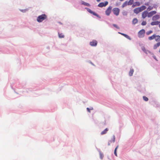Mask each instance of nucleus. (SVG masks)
Instances as JSON below:
<instances>
[{
    "label": "nucleus",
    "instance_id": "obj_28",
    "mask_svg": "<svg viewBox=\"0 0 160 160\" xmlns=\"http://www.w3.org/2000/svg\"><path fill=\"white\" fill-rule=\"evenodd\" d=\"M87 109L88 112H90V110H93V108H87Z\"/></svg>",
    "mask_w": 160,
    "mask_h": 160
},
{
    "label": "nucleus",
    "instance_id": "obj_1",
    "mask_svg": "<svg viewBox=\"0 0 160 160\" xmlns=\"http://www.w3.org/2000/svg\"><path fill=\"white\" fill-rule=\"evenodd\" d=\"M148 39L150 40L154 39L156 42H158L160 41V36L154 34L152 36L149 37Z\"/></svg>",
    "mask_w": 160,
    "mask_h": 160
},
{
    "label": "nucleus",
    "instance_id": "obj_3",
    "mask_svg": "<svg viewBox=\"0 0 160 160\" xmlns=\"http://www.w3.org/2000/svg\"><path fill=\"white\" fill-rule=\"evenodd\" d=\"M112 11L114 15L118 16L119 14L120 10V9L118 8H114L112 9Z\"/></svg>",
    "mask_w": 160,
    "mask_h": 160
},
{
    "label": "nucleus",
    "instance_id": "obj_20",
    "mask_svg": "<svg viewBox=\"0 0 160 160\" xmlns=\"http://www.w3.org/2000/svg\"><path fill=\"white\" fill-rule=\"evenodd\" d=\"M140 5V2H137L134 3L133 6H139Z\"/></svg>",
    "mask_w": 160,
    "mask_h": 160
},
{
    "label": "nucleus",
    "instance_id": "obj_23",
    "mask_svg": "<svg viewBox=\"0 0 160 160\" xmlns=\"http://www.w3.org/2000/svg\"><path fill=\"white\" fill-rule=\"evenodd\" d=\"M127 5H128V2L126 1L122 4V8H123L127 6Z\"/></svg>",
    "mask_w": 160,
    "mask_h": 160
},
{
    "label": "nucleus",
    "instance_id": "obj_10",
    "mask_svg": "<svg viewBox=\"0 0 160 160\" xmlns=\"http://www.w3.org/2000/svg\"><path fill=\"white\" fill-rule=\"evenodd\" d=\"M148 12L147 11H144L142 14V17L143 18H145L148 16Z\"/></svg>",
    "mask_w": 160,
    "mask_h": 160
},
{
    "label": "nucleus",
    "instance_id": "obj_26",
    "mask_svg": "<svg viewBox=\"0 0 160 160\" xmlns=\"http://www.w3.org/2000/svg\"><path fill=\"white\" fill-rule=\"evenodd\" d=\"M118 146H117V147L114 150V153L115 155L116 156H117L116 151H117V149L118 148Z\"/></svg>",
    "mask_w": 160,
    "mask_h": 160
},
{
    "label": "nucleus",
    "instance_id": "obj_22",
    "mask_svg": "<svg viewBox=\"0 0 160 160\" xmlns=\"http://www.w3.org/2000/svg\"><path fill=\"white\" fill-rule=\"evenodd\" d=\"M82 4L88 7H90V5L89 3L85 2H82Z\"/></svg>",
    "mask_w": 160,
    "mask_h": 160
},
{
    "label": "nucleus",
    "instance_id": "obj_35",
    "mask_svg": "<svg viewBox=\"0 0 160 160\" xmlns=\"http://www.w3.org/2000/svg\"><path fill=\"white\" fill-rule=\"evenodd\" d=\"M97 2H99L101 0H96Z\"/></svg>",
    "mask_w": 160,
    "mask_h": 160
},
{
    "label": "nucleus",
    "instance_id": "obj_31",
    "mask_svg": "<svg viewBox=\"0 0 160 160\" xmlns=\"http://www.w3.org/2000/svg\"><path fill=\"white\" fill-rule=\"evenodd\" d=\"M146 24V22L145 21H143L142 22L141 24L143 26H144Z\"/></svg>",
    "mask_w": 160,
    "mask_h": 160
},
{
    "label": "nucleus",
    "instance_id": "obj_16",
    "mask_svg": "<svg viewBox=\"0 0 160 160\" xmlns=\"http://www.w3.org/2000/svg\"><path fill=\"white\" fill-rule=\"evenodd\" d=\"M138 22V20L136 18H134L132 21V23L133 24L137 23Z\"/></svg>",
    "mask_w": 160,
    "mask_h": 160
},
{
    "label": "nucleus",
    "instance_id": "obj_4",
    "mask_svg": "<svg viewBox=\"0 0 160 160\" xmlns=\"http://www.w3.org/2000/svg\"><path fill=\"white\" fill-rule=\"evenodd\" d=\"M145 33V30L142 29L140 30L138 32V35L139 38H142L144 37Z\"/></svg>",
    "mask_w": 160,
    "mask_h": 160
},
{
    "label": "nucleus",
    "instance_id": "obj_17",
    "mask_svg": "<svg viewBox=\"0 0 160 160\" xmlns=\"http://www.w3.org/2000/svg\"><path fill=\"white\" fill-rule=\"evenodd\" d=\"M134 72V70L133 69H131L129 72V74L130 76H132Z\"/></svg>",
    "mask_w": 160,
    "mask_h": 160
},
{
    "label": "nucleus",
    "instance_id": "obj_12",
    "mask_svg": "<svg viewBox=\"0 0 160 160\" xmlns=\"http://www.w3.org/2000/svg\"><path fill=\"white\" fill-rule=\"evenodd\" d=\"M160 46V42H158L156 44L154 45L153 48L154 49H156L158 47Z\"/></svg>",
    "mask_w": 160,
    "mask_h": 160
},
{
    "label": "nucleus",
    "instance_id": "obj_34",
    "mask_svg": "<svg viewBox=\"0 0 160 160\" xmlns=\"http://www.w3.org/2000/svg\"><path fill=\"white\" fill-rule=\"evenodd\" d=\"M100 158L101 159H102L103 158V155H102V154H100Z\"/></svg>",
    "mask_w": 160,
    "mask_h": 160
},
{
    "label": "nucleus",
    "instance_id": "obj_29",
    "mask_svg": "<svg viewBox=\"0 0 160 160\" xmlns=\"http://www.w3.org/2000/svg\"><path fill=\"white\" fill-rule=\"evenodd\" d=\"M143 98L144 100H145L146 101H148V98L147 97H146V96H143Z\"/></svg>",
    "mask_w": 160,
    "mask_h": 160
},
{
    "label": "nucleus",
    "instance_id": "obj_25",
    "mask_svg": "<svg viewBox=\"0 0 160 160\" xmlns=\"http://www.w3.org/2000/svg\"><path fill=\"white\" fill-rule=\"evenodd\" d=\"M142 50L145 53H147V51L145 47H143L142 48Z\"/></svg>",
    "mask_w": 160,
    "mask_h": 160
},
{
    "label": "nucleus",
    "instance_id": "obj_15",
    "mask_svg": "<svg viewBox=\"0 0 160 160\" xmlns=\"http://www.w3.org/2000/svg\"><path fill=\"white\" fill-rule=\"evenodd\" d=\"M138 8H139V9L140 10V11L142 12L143 10L146 9V7L145 6H142L140 7H138Z\"/></svg>",
    "mask_w": 160,
    "mask_h": 160
},
{
    "label": "nucleus",
    "instance_id": "obj_9",
    "mask_svg": "<svg viewBox=\"0 0 160 160\" xmlns=\"http://www.w3.org/2000/svg\"><path fill=\"white\" fill-rule=\"evenodd\" d=\"M156 13V12L155 11H152L148 13V17H151L153 15L155 14Z\"/></svg>",
    "mask_w": 160,
    "mask_h": 160
},
{
    "label": "nucleus",
    "instance_id": "obj_37",
    "mask_svg": "<svg viewBox=\"0 0 160 160\" xmlns=\"http://www.w3.org/2000/svg\"><path fill=\"white\" fill-rule=\"evenodd\" d=\"M159 52H160V48L159 49Z\"/></svg>",
    "mask_w": 160,
    "mask_h": 160
},
{
    "label": "nucleus",
    "instance_id": "obj_18",
    "mask_svg": "<svg viewBox=\"0 0 160 160\" xmlns=\"http://www.w3.org/2000/svg\"><path fill=\"white\" fill-rule=\"evenodd\" d=\"M159 23V22L158 21L156 22H151V25H157Z\"/></svg>",
    "mask_w": 160,
    "mask_h": 160
},
{
    "label": "nucleus",
    "instance_id": "obj_8",
    "mask_svg": "<svg viewBox=\"0 0 160 160\" xmlns=\"http://www.w3.org/2000/svg\"><path fill=\"white\" fill-rule=\"evenodd\" d=\"M90 45L92 46H95L97 44V42L96 40H93L90 42Z\"/></svg>",
    "mask_w": 160,
    "mask_h": 160
},
{
    "label": "nucleus",
    "instance_id": "obj_36",
    "mask_svg": "<svg viewBox=\"0 0 160 160\" xmlns=\"http://www.w3.org/2000/svg\"><path fill=\"white\" fill-rule=\"evenodd\" d=\"M24 10H21V11L22 12H24Z\"/></svg>",
    "mask_w": 160,
    "mask_h": 160
},
{
    "label": "nucleus",
    "instance_id": "obj_19",
    "mask_svg": "<svg viewBox=\"0 0 160 160\" xmlns=\"http://www.w3.org/2000/svg\"><path fill=\"white\" fill-rule=\"evenodd\" d=\"M120 34L123 35V36H124L126 38H127L128 39H130V38L129 37V36H128V35H127V34H124V33H120Z\"/></svg>",
    "mask_w": 160,
    "mask_h": 160
},
{
    "label": "nucleus",
    "instance_id": "obj_27",
    "mask_svg": "<svg viewBox=\"0 0 160 160\" xmlns=\"http://www.w3.org/2000/svg\"><path fill=\"white\" fill-rule=\"evenodd\" d=\"M152 30H150L146 32V34L147 35H150V34L152 33Z\"/></svg>",
    "mask_w": 160,
    "mask_h": 160
},
{
    "label": "nucleus",
    "instance_id": "obj_11",
    "mask_svg": "<svg viewBox=\"0 0 160 160\" xmlns=\"http://www.w3.org/2000/svg\"><path fill=\"white\" fill-rule=\"evenodd\" d=\"M140 12H141L140 10L138 7L135 8L134 10V12L135 13L138 14Z\"/></svg>",
    "mask_w": 160,
    "mask_h": 160
},
{
    "label": "nucleus",
    "instance_id": "obj_32",
    "mask_svg": "<svg viewBox=\"0 0 160 160\" xmlns=\"http://www.w3.org/2000/svg\"><path fill=\"white\" fill-rule=\"evenodd\" d=\"M91 14H92L93 15H94V16H97V15H98L97 14H96L94 12H93V11Z\"/></svg>",
    "mask_w": 160,
    "mask_h": 160
},
{
    "label": "nucleus",
    "instance_id": "obj_2",
    "mask_svg": "<svg viewBox=\"0 0 160 160\" xmlns=\"http://www.w3.org/2000/svg\"><path fill=\"white\" fill-rule=\"evenodd\" d=\"M47 18V16L45 14L39 16L37 18V21L40 22Z\"/></svg>",
    "mask_w": 160,
    "mask_h": 160
},
{
    "label": "nucleus",
    "instance_id": "obj_30",
    "mask_svg": "<svg viewBox=\"0 0 160 160\" xmlns=\"http://www.w3.org/2000/svg\"><path fill=\"white\" fill-rule=\"evenodd\" d=\"M88 11L89 12V13H92V11L90 9L88 8H86Z\"/></svg>",
    "mask_w": 160,
    "mask_h": 160
},
{
    "label": "nucleus",
    "instance_id": "obj_21",
    "mask_svg": "<svg viewBox=\"0 0 160 160\" xmlns=\"http://www.w3.org/2000/svg\"><path fill=\"white\" fill-rule=\"evenodd\" d=\"M59 37L60 38H63L64 37V35L62 33H58Z\"/></svg>",
    "mask_w": 160,
    "mask_h": 160
},
{
    "label": "nucleus",
    "instance_id": "obj_7",
    "mask_svg": "<svg viewBox=\"0 0 160 160\" xmlns=\"http://www.w3.org/2000/svg\"><path fill=\"white\" fill-rule=\"evenodd\" d=\"M115 141V137L114 136H113L112 138H111V140H109L108 143V145L109 146L111 144L112 142L114 143Z\"/></svg>",
    "mask_w": 160,
    "mask_h": 160
},
{
    "label": "nucleus",
    "instance_id": "obj_5",
    "mask_svg": "<svg viewBox=\"0 0 160 160\" xmlns=\"http://www.w3.org/2000/svg\"><path fill=\"white\" fill-rule=\"evenodd\" d=\"M112 7L109 6L105 11V13L107 16H109L111 12Z\"/></svg>",
    "mask_w": 160,
    "mask_h": 160
},
{
    "label": "nucleus",
    "instance_id": "obj_13",
    "mask_svg": "<svg viewBox=\"0 0 160 160\" xmlns=\"http://www.w3.org/2000/svg\"><path fill=\"white\" fill-rule=\"evenodd\" d=\"M108 131V128H106L103 131L101 132V134L102 135L105 134L107 133Z\"/></svg>",
    "mask_w": 160,
    "mask_h": 160
},
{
    "label": "nucleus",
    "instance_id": "obj_6",
    "mask_svg": "<svg viewBox=\"0 0 160 160\" xmlns=\"http://www.w3.org/2000/svg\"><path fill=\"white\" fill-rule=\"evenodd\" d=\"M108 4V1H106L105 3L103 2H102L99 3L98 5V6L99 7L102 8L103 7H105L107 6Z\"/></svg>",
    "mask_w": 160,
    "mask_h": 160
},
{
    "label": "nucleus",
    "instance_id": "obj_33",
    "mask_svg": "<svg viewBox=\"0 0 160 160\" xmlns=\"http://www.w3.org/2000/svg\"><path fill=\"white\" fill-rule=\"evenodd\" d=\"M113 26H114L116 28H118V29L119 28L118 27V26L117 25H116V24H113Z\"/></svg>",
    "mask_w": 160,
    "mask_h": 160
},
{
    "label": "nucleus",
    "instance_id": "obj_24",
    "mask_svg": "<svg viewBox=\"0 0 160 160\" xmlns=\"http://www.w3.org/2000/svg\"><path fill=\"white\" fill-rule=\"evenodd\" d=\"M133 2V0H130L128 2V5H131Z\"/></svg>",
    "mask_w": 160,
    "mask_h": 160
},
{
    "label": "nucleus",
    "instance_id": "obj_14",
    "mask_svg": "<svg viewBox=\"0 0 160 160\" xmlns=\"http://www.w3.org/2000/svg\"><path fill=\"white\" fill-rule=\"evenodd\" d=\"M159 18V16L158 15H156L152 17V19L153 20H155L158 19Z\"/></svg>",
    "mask_w": 160,
    "mask_h": 160
}]
</instances>
